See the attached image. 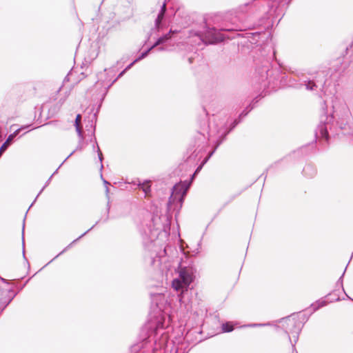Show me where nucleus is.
Instances as JSON below:
<instances>
[{"label":"nucleus","mask_w":353,"mask_h":353,"mask_svg":"<svg viewBox=\"0 0 353 353\" xmlns=\"http://www.w3.org/2000/svg\"><path fill=\"white\" fill-rule=\"evenodd\" d=\"M216 147L214 150L211 152L209 155L205 157L202 163L196 169L191 177L190 181H184L174 185L172 190L171 195L168 201V208L170 210L172 208L174 210L178 208L179 210L182 207V204L187 194L188 190L190 187L191 182L194 176L200 172L203 165L209 160L214 151L216 150Z\"/></svg>","instance_id":"1"},{"label":"nucleus","mask_w":353,"mask_h":353,"mask_svg":"<svg viewBox=\"0 0 353 353\" xmlns=\"http://www.w3.org/2000/svg\"><path fill=\"white\" fill-rule=\"evenodd\" d=\"M168 307V300L165 294L162 293L151 294V305L150 316L151 319H155L156 330L164 327V313Z\"/></svg>","instance_id":"2"},{"label":"nucleus","mask_w":353,"mask_h":353,"mask_svg":"<svg viewBox=\"0 0 353 353\" xmlns=\"http://www.w3.org/2000/svg\"><path fill=\"white\" fill-rule=\"evenodd\" d=\"M170 225V219L166 214L164 215H154L152 216L149 225L147 229L144 230L145 237L152 241L159 235V232L162 230H165L166 228Z\"/></svg>","instance_id":"3"},{"label":"nucleus","mask_w":353,"mask_h":353,"mask_svg":"<svg viewBox=\"0 0 353 353\" xmlns=\"http://www.w3.org/2000/svg\"><path fill=\"white\" fill-rule=\"evenodd\" d=\"M282 328L287 334L289 340L294 348L295 344L298 341L299 334L303 328L301 323L296 321V318L292 315L282 319L280 321Z\"/></svg>","instance_id":"4"},{"label":"nucleus","mask_w":353,"mask_h":353,"mask_svg":"<svg viewBox=\"0 0 353 353\" xmlns=\"http://www.w3.org/2000/svg\"><path fill=\"white\" fill-rule=\"evenodd\" d=\"M193 270L192 268L182 267L179 270V278L172 281V288L176 291H187L190 284L193 281Z\"/></svg>","instance_id":"5"},{"label":"nucleus","mask_w":353,"mask_h":353,"mask_svg":"<svg viewBox=\"0 0 353 353\" xmlns=\"http://www.w3.org/2000/svg\"><path fill=\"white\" fill-rule=\"evenodd\" d=\"M253 108L254 105H252V103H250L239 114L238 119H236L231 123L230 128H228L226 123L223 124L221 128L217 130V134L219 137L216 141V148H217L222 143V142L225 139L226 136L230 133V132L232 131L241 121V119L244 117H245Z\"/></svg>","instance_id":"6"},{"label":"nucleus","mask_w":353,"mask_h":353,"mask_svg":"<svg viewBox=\"0 0 353 353\" xmlns=\"http://www.w3.org/2000/svg\"><path fill=\"white\" fill-rule=\"evenodd\" d=\"M327 73L325 71H321L316 74L314 79L304 80L303 83L299 84V86H305L307 90H315L319 88L325 95V91L324 90V86L326 83Z\"/></svg>","instance_id":"7"},{"label":"nucleus","mask_w":353,"mask_h":353,"mask_svg":"<svg viewBox=\"0 0 353 353\" xmlns=\"http://www.w3.org/2000/svg\"><path fill=\"white\" fill-rule=\"evenodd\" d=\"M195 34L205 44H215L224 39V37L214 28L207 27L204 32H196Z\"/></svg>","instance_id":"8"},{"label":"nucleus","mask_w":353,"mask_h":353,"mask_svg":"<svg viewBox=\"0 0 353 353\" xmlns=\"http://www.w3.org/2000/svg\"><path fill=\"white\" fill-rule=\"evenodd\" d=\"M269 65H263L256 70V81L263 90L271 87V77L269 74Z\"/></svg>","instance_id":"9"},{"label":"nucleus","mask_w":353,"mask_h":353,"mask_svg":"<svg viewBox=\"0 0 353 353\" xmlns=\"http://www.w3.org/2000/svg\"><path fill=\"white\" fill-rule=\"evenodd\" d=\"M322 109L323 112H325L327 109L326 101H323V103L322 105ZM333 119L332 115L328 117L325 112V114L322 115L321 117L320 124L318 126V132L320 134L321 137L326 140H328L329 135L327 131V125L329 122Z\"/></svg>","instance_id":"10"},{"label":"nucleus","mask_w":353,"mask_h":353,"mask_svg":"<svg viewBox=\"0 0 353 353\" xmlns=\"http://www.w3.org/2000/svg\"><path fill=\"white\" fill-rule=\"evenodd\" d=\"M16 294L11 289L0 288V311H3L12 301Z\"/></svg>","instance_id":"11"},{"label":"nucleus","mask_w":353,"mask_h":353,"mask_svg":"<svg viewBox=\"0 0 353 353\" xmlns=\"http://www.w3.org/2000/svg\"><path fill=\"white\" fill-rule=\"evenodd\" d=\"M352 121L351 113L350 110L346 107H342L341 114L337 119V125L341 129H346Z\"/></svg>","instance_id":"12"},{"label":"nucleus","mask_w":353,"mask_h":353,"mask_svg":"<svg viewBox=\"0 0 353 353\" xmlns=\"http://www.w3.org/2000/svg\"><path fill=\"white\" fill-rule=\"evenodd\" d=\"M165 12H166V3L164 2L161 7V10L157 15V19H155L154 27L151 30V34H152L155 31L159 32L162 29V28H163L162 21L164 18Z\"/></svg>","instance_id":"13"},{"label":"nucleus","mask_w":353,"mask_h":353,"mask_svg":"<svg viewBox=\"0 0 353 353\" xmlns=\"http://www.w3.org/2000/svg\"><path fill=\"white\" fill-rule=\"evenodd\" d=\"M281 0H254L252 6H261L263 12H267L270 8H273Z\"/></svg>","instance_id":"14"},{"label":"nucleus","mask_w":353,"mask_h":353,"mask_svg":"<svg viewBox=\"0 0 353 353\" xmlns=\"http://www.w3.org/2000/svg\"><path fill=\"white\" fill-rule=\"evenodd\" d=\"M179 31L176 30H170V31L168 33L159 37L157 39V40L156 41V42L151 46V48H154L157 46L165 43L166 41H168L169 39H171L172 34H176Z\"/></svg>","instance_id":"15"},{"label":"nucleus","mask_w":353,"mask_h":353,"mask_svg":"<svg viewBox=\"0 0 353 353\" xmlns=\"http://www.w3.org/2000/svg\"><path fill=\"white\" fill-rule=\"evenodd\" d=\"M303 174L307 177L312 178L316 174V169L312 165H306L303 169Z\"/></svg>","instance_id":"16"},{"label":"nucleus","mask_w":353,"mask_h":353,"mask_svg":"<svg viewBox=\"0 0 353 353\" xmlns=\"http://www.w3.org/2000/svg\"><path fill=\"white\" fill-rule=\"evenodd\" d=\"M99 223V221L96 222L95 225H94L92 227H91L89 230H88L86 232H85L83 234H82L80 236H79L77 239H74L71 243H70L67 247H65L59 254H58L53 259L57 258L60 255H61L63 253H64L68 248H70L73 243H76L77 241H79L80 239H81L83 236H85L88 232H90L97 223Z\"/></svg>","instance_id":"17"},{"label":"nucleus","mask_w":353,"mask_h":353,"mask_svg":"<svg viewBox=\"0 0 353 353\" xmlns=\"http://www.w3.org/2000/svg\"><path fill=\"white\" fill-rule=\"evenodd\" d=\"M81 119V115L77 114L76 119H75V128H76V130H77L79 137H80L81 139L83 140L84 138L83 136V130H82V128L80 125Z\"/></svg>","instance_id":"18"},{"label":"nucleus","mask_w":353,"mask_h":353,"mask_svg":"<svg viewBox=\"0 0 353 353\" xmlns=\"http://www.w3.org/2000/svg\"><path fill=\"white\" fill-rule=\"evenodd\" d=\"M293 317L296 318V321L302 323L303 326L307 321L309 316L305 314L297 313L292 314Z\"/></svg>","instance_id":"19"},{"label":"nucleus","mask_w":353,"mask_h":353,"mask_svg":"<svg viewBox=\"0 0 353 353\" xmlns=\"http://www.w3.org/2000/svg\"><path fill=\"white\" fill-rule=\"evenodd\" d=\"M327 305V302L324 300H319L316 302L312 303L310 306L312 308V312H315L320 309L321 307L325 306Z\"/></svg>","instance_id":"20"},{"label":"nucleus","mask_w":353,"mask_h":353,"mask_svg":"<svg viewBox=\"0 0 353 353\" xmlns=\"http://www.w3.org/2000/svg\"><path fill=\"white\" fill-rule=\"evenodd\" d=\"M30 125H24V126H22L21 128L16 130L13 133L10 134L8 137L7 138V142H11L12 143L14 139L15 138V137H17L20 131L21 130H23V129H26L29 127Z\"/></svg>","instance_id":"21"},{"label":"nucleus","mask_w":353,"mask_h":353,"mask_svg":"<svg viewBox=\"0 0 353 353\" xmlns=\"http://www.w3.org/2000/svg\"><path fill=\"white\" fill-rule=\"evenodd\" d=\"M221 328L223 332H230L234 330L233 325L230 322L223 323Z\"/></svg>","instance_id":"22"},{"label":"nucleus","mask_w":353,"mask_h":353,"mask_svg":"<svg viewBox=\"0 0 353 353\" xmlns=\"http://www.w3.org/2000/svg\"><path fill=\"white\" fill-rule=\"evenodd\" d=\"M139 185L141 187L145 196H147L150 192V185H149V182H145L143 183H139Z\"/></svg>","instance_id":"23"},{"label":"nucleus","mask_w":353,"mask_h":353,"mask_svg":"<svg viewBox=\"0 0 353 353\" xmlns=\"http://www.w3.org/2000/svg\"><path fill=\"white\" fill-rule=\"evenodd\" d=\"M153 48H149L147 50L143 52L136 59H135V61L138 62L141 60H142L143 59H144L145 57H146L148 56V54L150 53V52L152 50Z\"/></svg>","instance_id":"24"},{"label":"nucleus","mask_w":353,"mask_h":353,"mask_svg":"<svg viewBox=\"0 0 353 353\" xmlns=\"http://www.w3.org/2000/svg\"><path fill=\"white\" fill-rule=\"evenodd\" d=\"M83 140L81 139V138L79 137V144L77 147V148L73 150L66 158L64 160L63 162H65L68 158H70L74 152L75 151H77V150H81L82 149V143H83Z\"/></svg>","instance_id":"25"},{"label":"nucleus","mask_w":353,"mask_h":353,"mask_svg":"<svg viewBox=\"0 0 353 353\" xmlns=\"http://www.w3.org/2000/svg\"><path fill=\"white\" fill-rule=\"evenodd\" d=\"M11 143H12L11 142H7V139H6V141L1 145V146L0 148V157L7 150V148L9 147V145Z\"/></svg>","instance_id":"26"},{"label":"nucleus","mask_w":353,"mask_h":353,"mask_svg":"<svg viewBox=\"0 0 353 353\" xmlns=\"http://www.w3.org/2000/svg\"><path fill=\"white\" fill-rule=\"evenodd\" d=\"M58 169L56 170V171L50 176V177L48 179V180L46 181L45 185L43 187V188L41 190V191L37 194L36 199L39 196V194L42 192V191L49 185L52 176L57 172Z\"/></svg>","instance_id":"27"},{"label":"nucleus","mask_w":353,"mask_h":353,"mask_svg":"<svg viewBox=\"0 0 353 353\" xmlns=\"http://www.w3.org/2000/svg\"><path fill=\"white\" fill-rule=\"evenodd\" d=\"M94 142H95V144L97 145V153H98V156H99V159L100 161V162L101 163L102 162V160H103V154H102V152L100 150V148L97 143V141H96V138H94Z\"/></svg>","instance_id":"28"},{"label":"nucleus","mask_w":353,"mask_h":353,"mask_svg":"<svg viewBox=\"0 0 353 353\" xmlns=\"http://www.w3.org/2000/svg\"><path fill=\"white\" fill-rule=\"evenodd\" d=\"M125 72H126V71H125V70H123V71H121V72L119 74L118 77H117V78H116V79H115L112 82V83H111V84L108 87V88H107V89H108V88H110V86L114 83H115V82L117 81V79H119V78H121V77H122V76H123Z\"/></svg>","instance_id":"29"},{"label":"nucleus","mask_w":353,"mask_h":353,"mask_svg":"<svg viewBox=\"0 0 353 353\" xmlns=\"http://www.w3.org/2000/svg\"><path fill=\"white\" fill-rule=\"evenodd\" d=\"M101 179H103V182L104 185H105V193H106V194L108 195V193H109V188H108V185L110 183H109V182H108V181H106L105 179H104L103 178V175H102V174H101Z\"/></svg>","instance_id":"30"},{"label":"nucleus","mask_w":353,"mask_h":353,"mask_svg":"<svg viewBox=\"0 0 353 353\" xmlns=\"http://www.w3.org/2000/svg\"><path fill=\"white\" fill-rule=\"evenodd\" d=\"M198 153H199V152H196V150H194L192 152V154L188 157V161H190L191 159H194L197 157Z\"/></svg>","instance_id":"31"},{"label":"nucleus","mask_w":353,"mask_h":353,"mask_svg":"<svg viewBox=\"0 0 353 353\" xmlns=\"http://www.w3.org/2000/svg\"><path fill=\"white\" fill-rule=\"evenodd\" d=\"M295 81H296L294 79H293V80L290 79L289 86L294 87V88H299V86L297 85L296 83H295Z\"/></svg>","instance_id":"32"},{"label":"nucleus","mask_w":353,"mask_h":353,"mask_svg":"<svg viewBox=\"0 0 353 353\" xmlns=\"http://www.w3.org/2000/svg\"><path fill=\"white\" fill-rule=\"evenodd\" d=\"M137 61H135V60H134L131 63H130L124 70L127 72L128 70H129L133 65L134 63H136Z\"/></svg>","instance_id":"33"},{"label":"nucleus","mask_w":353,"mask_h":353,"mask_svg":"<svg viewBox=\"0 0 353 353\" xmlns=\"http://www.w3.org/2000/svg\"><path fill=\"white\" fill-rule=\"evenodd\" d=\"M267 324L254 323V324L250 325V326H251V327H258V326H265Z\"/></svg>","instance_id":"34"},{"label":"nucleus","mask_w":353,"mask_h":353,"mask_svg":"<svg viewBox=\"0 0 353 353\" xmlns=\"http://www.w3.org/2000/svg\"><path fill=\"white\" fill-rule=\"evenodd\" d=\"M345 272H343L342 276L339 278L338 281V283H340L341 285H343V276H344Z\"/></svg>","instance_id":"35"},{"label":"nucleus","mask_w":353,"mask_h":353,"mask_svg":"<svg viewBox=\"0 0 353 353\" xmlns=\"http://www.w3.org/2000/svg\"><path fill=\"white\" fill-rule=\"evenodd\" d=\"M0 279H1L3 282H4V283H8V281H7L6 279H3V278H2V277H0Z\"/></svg>","instance_id":"36"},{"label":"nucleus","mask_w":353,"mask_h":353,"mask_svg":"<svg viewBox=\"0 0 353 353\" xmlns=\"http://www.w3.org/2000/svg\"><path fill=\"white\" fill-rule=\"evenodd\" d=\"M257 99H258V97H255V99L252 101V103H257V101H258Z\"/></svg>","instance_id":"37"},{"label":"nucleus","mask_w":353,"mask_h":353,"mask_svg":"<svg viewBox=\"0 0 353 353\" xmlns=\"http://www.w3.org/2000/svg\"><path fill=\"white\" fill-rule=\"evenodd\" d=\"M2 134H1V127L0 126V141H1Z\"/></svg>","instance_id":"38"},{"label":"nucleus","mask_w":353,"mask_h":353,"mask_svg":"<svg viewBox=\"0 0 353 353\" xmlns=\"http://www.w3.org/2000/svg\"><path fill=\"white\" fill-rule=\"evenodd\" d=\"M158 50H160V51H162V50H164L165 48L163 47H160V48H158Z\"/></svg>","instance_id":"39"},{"label":"nucleus","mask_w":353,"mask_h":353,"mask_svg":"<svg viewBox=\"0 0 353 353\" xmlns=\"http://www.w3.org/2000/svg\"><path fill=\"white\" fill-rule=\"evenodd\" d=\"M349 135L353 138V130L349 133Z\"/></svg>","instance_id":"40"},{"label":"nucleus","mask_w":353,"mask_h":353,"mask_svg":"<svg viewBox=\"0 0 353 353\" xmlns=\"http://www.w3.org/2000/svg\"><path fill=\"white\" fill-rule=\"evenodd\" d=\"M23 256L25 258V251H24V250H23Z\"/></svg>","instance_id":"41"},{"label":"nucleus","mask_w":353,"mask_h":353,"mask_svg":"<svg viewBox=\"0 0 353 353\" xmlns=\"http://www.w3.org/2000/svg\"><path fill=\"white\" fill-rule=\"evenodd\" d=\"M24 228H25V225L23 224V232L24 231Z\"/></svg>","instance_id":"42"},{"label":"nucleus","mask_w":353,"mask_h":353,"mask_svg":"<svg viewBox=\"0 0 353 353\" xmlns=\"http://www.w3.org/2000/svg\"><path fill=\"white\" fill-rule=\"evenodd\" d=\"M102 169H103V165H102V163H101V170H102Z\"/></svg>","instance_id":"43"},{"label":"nucleus","mask_w":353,"mask_h":353,"mask_svg":"<svg viewBox=\"0 0 353 353\" xmlns=\"http://www.w3.org/2000/svg\"><path fill=\"white\" fill-rule=\"evenodd\" d=\"M177 351H178V350H176V353H177ZM183 353H185V352H183Z\"/></svg>","instance_id":"44"}]
</instances>
